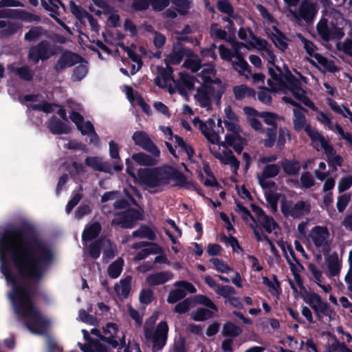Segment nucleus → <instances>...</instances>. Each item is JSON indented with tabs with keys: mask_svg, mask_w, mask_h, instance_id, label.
<instances>
[{
	"mask_svg": "<svg viewBox=\"0 0 352 352\" xmlns=\"http://www.w3.org/2000/svg\"><path fill=\"white\" fill-rule=\"evenodd\" d=\"M80 58L76 54L70 52H63L58 58L54 69L57 72H61L63 69L73 66L74 64L78 63Z\"/></svg>",
	"mask_w": 352,
	"mask_h": 352,
	"instance_id": "obj_28",
	"label": "nucleus"
},
{
	"mask_svg": "<svg viewBox=\"0 0 352 352\" xmlns=\"http://www.w3.org/2000/svg\"><path fill=\"white\" fill-rule=\"evenodd\" d=\"M54 54V50L51 46L45 42H41L38 46L32 47L29 53V58L34 63L40 59H47Z\"/></svg>",
	"mask_w": 352,
	"mask_h": 352,
	"instance_id": "obj_22",
	"label": "nucleus"
},
{
	"mask_svg": "<svg viewBox=\"0 0 352 352\" xmlns=\"http://www.w3.org/2000/svg\"><path fill=\"white\" fill-rule=\"evenodd\" d=\"M306 133L311 140V144L317 151H323L325 153L328 148L332 146L315 129L307 127Z\"/></svg>",
	"mask_w": 352,
	"mask_h": 352,
	"instance_id": "obj_23",
	"label": "nucleus"
},
{
	"mask_svg": "<svg viewBox=\"0 0 352 352\" xmlns=\"http://www.w3.org/2000/svg\"><path fill=\"white\" fill-rule=\"evenodd\" d=\"M242 131L227 133L225 136L226 142L232 146L236 153H241L246 144V140L241 135Z\"/></svg>",
	"mask_w": 352,
	"mask_h": 352,
	"instance_id": "obj_31",
	"label": "nucleus"
},
{
	"mask_svg": "<svg viewBox=\"0 0 352 352\" xmlns=\"http://www.w3.org/2000/svg\"><path fill=\"white\" fill-rule=\"evenodd\" d=\"M212 313L206 308H198L191 313V318L196 321H203L212 316Z\"/></svg>",
	"mask_w": 352,
	"mask_h": 352,
	"instance_id": "obj_59",
	"label": "nucleus"
},
{
	"mask_svg": "<svg viewBox=\"0 0 352 352\" xmlns=\"http://www.w3.org/2000/svg\"><path fill=\"white\" fill-rule=\"evenodd\" d=\"M69 7L72 13L79 20L85 23V18L87 16V13L82 8L77 6L73 1L69 2Z\"/></svg>",
	"mask_w": 352,
	"mask_h": 352,
	"instance_id": "obj_60",
	"label": "nucleus"
},
{
	"mask_svg": "<svg viewBox=\"0 0 352 352\" xmlns=\"http://www.w3.org/2000/svg\"><path fill=\"white\" fill-rule=\"evenodd\" d=\"M159 157L160 155H149L140 152L133 154L131 157V160L135 161L140 166H153L159 163Z\"/></svg>",
	"mask_w": 352,
	"mask_h": 352,
	"instance_id": "obj_33",
	"label": "nucleus"
},
{
	"mask_svg": "<svg viewBox=\"0 0 352 352\" xmlns=\"http://www.w3.org/2000/svg\"><path fill=\"white\" fill-rule=\"evenodd\" d=\"M26 101L32 102L28 105V108L34 110H39L45 113L56 111L58 114L63 120H66L65 111L56 104H51L43 101H40L37 96L27 95L24 97Z\"/></svg>",
	"mask_w": 352,
	"mask_h": 352,
	"instance_id": "obj_18",
	"label": "nucleus"
},
{
	"mask_svg": "<svg viewBox=\"0 0 352 352\" xmlns=\"http://www.w3.org/2000/svg\"><path fill=\"white\" fill-rule=\"evenodd\" d=\"M41 3L44 8L50 12V15L54 19L57 17L59 5L63 6L60 0H41Z\"/></svg>",
	"mask_w": 352,
	"mask_h": 352,
	"instance_id": "obj_51",
	"label": "nucleus"
},
{
	"mask_svg": "<svg viewBox=\"0 0 352 352\" xmlns=\"http://www.w3.org/2000/svg\"><path fill=\"white\" fill-rule=\"evenodd\" d=\"M173 69L169 68L168 74H161L155 79V83L161 88L166 89L168 92L174 93L178 91L182 95H186L188 91L195 87V84L199 82L198 78L181 72L179 80L177 82L172 77Z\"/></svg>",
	"mask_w": 352,
	"mask_h": 352,
	"instance_id": "obj_4",
	"label": "nucleus"
},
{
	"mask_svg": "<svg viewBox=\"0 0 352 352\" xmlns=\"http://www.w3.org/2000/svg\"><path fill=\"white\" fill-rule=\"evenodd\" d=\"M238 36L240 39L245 41L251 47H254V38H258L255 37L249 29H245L243 28H240L238 32Z\"/></svg>",
	"mask_w": 352,
	"mask_h": 352,
	"instance_id": "obj_62",
	"label": "nucleus"
},
{
	"mask_svg": "<svg viewBox=\"0 0 352 352\" xmlns=\"http://www.w3.org/2000/svg\"><path fill=\"white\" fill-rule=\"evenodd\" d=\"M197 78L199 80L198 84L217 88V94L225 91V84L217 77L216 70L212 65H204L201 72L197 74Z\"/></svg>",
	"mask_w": 352,
	"mask_h": 352,
	"instance_id": "obj_14",
	"label": "nucleus"
},
{
	"mask_svg": "<svg viewBox=\"0 0 352 352\" xmlns=\"http://www.w3.org/2000/svg\"><path fill=\"white\" fill-rule=\"evenodd\" d=\"M48 128L54 134L68 133L70 132V128L59 120L52 118L48 123Z\"/></svg>",
	"mask_w": 352,
	"mask_h": 352,
	"instance_id": "obj_44",
	"label": "nucleus"
},
{
	"mask_svg": "<svg viewBox=\"0 0 352 352\" xmlns=\"http://www.w3.org/2000/svg\"><path fill=\"white\" fill-rule=\"evenodd\" d=\"M234 97L237 100H241L245 97H254L255 91L245 85H236L233 87Z\"/></svg>",
	"mask_w": 352,
	"mask_h": 352,
	"instance_id": "obj_43",
	"label": "nucleus"
},
{
	"mask_svg": "<svg viewBox=\"0 0 352 352\" xmlns=\"http://www.w3.org/2000/svg\"><path fill=\"white\" fill-rule=\"evenodd\" d=\"M160 130L164 135L170 136V139L174 140L175 143L177 144V147L179 148L180 151L186 153L188 158L191 159L194 154V151L191 146L186 145L183 139L178 135H173L170 127L161 126Z\"/></svg>",
	"mask_w": 352,
	"mask_h": 352,
	"instance_id": "obj_29",
	"label": "nucleus"
},
{
	"mask_svg": "<svg viewBox=\"0 0 352 352\" xmlns=\"http://www.w3.org/2000/svg\"><path fill=\"white\" fill-rule=\"evenodd\" d=\"M85 164L94 170L100 172H108L109 169L107 163L104 162L102 158L99 157H87Z\"/></svg>",
	"mask_w": 352,
	"mask_h": 352,
	"instance_id": "obj_41",
	"label": "nucleus"
},
{
	"mask_svg": "<svg viewBox=\"0 0 352 352\" xmlns=\"http://www.w3.org/2000/svg\"><path fill=\"white\" fill-rule=\"evenodd\" d=\"M201 177L202 182L207 186H214L217 184L214 177L212 174L209 166L206 164L204 166Z\"/></svg>",
	"mask_w": 352,
	"mask_h": 352,
	"instance_id": "obj_53",
	"label": "nucleus"
},
{
	"mask_svg": "<svg viewBox=\"0 0 352 352\" xmlns=\"http://www.w3.org/2000/svg\"><path fill=\"white\" fill-rule=\"evenodd\" d=\"M177 175V170L174 168L162 166L151 168H140L136 179L145 188L159 192L168 186Z\"/></svg>",
	"mask_w": 352,
	"mask_h": 352,
	"instance_id": "obj_3",
	"label": "nucleus"
},
{
	"mask_svg": "<svg viewBox=\"0 0 352 352\" xmlns=\"http://www.w3.org/2000/svg\"><path fill=\"white\" fill-rule=\"evenodd\" d=\"M324 154L327 156L329 165L333 167L335 169H336L337 166H341L342 165L343 160L342 157L336 154L333 146L328 148Z\"/></svg>",
	"mask_w": 352,
	"mask_h": 352,
	"instance_id": "obj_46",
	"label": "nucleus"
},
{
	"mask_svg": "<svg viewBox=\"0 0 352 352\" xmlns=\"http://www.w3.org/2000/svg\"><path fill=\"white\" fill-rule=\"evenodd\" d=\"M158 316L159 313H154L144 326L145 337L152 342L154 351L161 350L166 345L168 333V327L165 321L160 322L154 331L151 329L157 320Z\"/></svg>",
	"mask_w": 352,
	"mask_h": 352,
	"instance_id": "obj_6",
	"label": "nucleus"
},
{
	"mask_svg": "<svg viewBox=\"0 0 352 352\" xmlns=\"http://www.w3.org/2000/svg\"><path fill=\"white\" fill-rule=\"evenodd\" d=\"M184 56V51L179 47H174L173 51L171 54L166 56L165 58V63L167 66L168 71H164L163 68L159 69V75L161 74H168L169 72V65L170 64H179Z\"/></svg>",
	"mask_w": 352,
	"mask_h": 352,
	"instance_id": "obj_34",
	"label": "nucleus"
},
{
	"mask_svg": "<svg viewBox=\"0 0 352 352\" xmlns=\"http://www.w3.org/2000/svg\"><path fill=\"white\" fill-rule=\"evenodd\" d=\"M263 283L269 288V292L273 296H278L280 293V284L276 276H273L272 279L266 276L262 278Z\"/></svg>",
	"mask_w": 352,
	"mask_h": 352,
	"instance_id": "obj_48",
	"label": "nucleus"
},
{
	"mask_svg": "<svg viewBox=\"0 0 352 352\" xmlns=\"http://www.w3.org/2000/svg\"><path fill=\"white\" fill-rule=\"evenodd\" d=\"M326 261L328 266V276H336L340 274L341 266H342V260L339 258L338 254L336 252H333L329 254L327 258Z\"/></svg>",
	"mask_w": 352,
	"mask_h": 352,
	"instance_id": "obj_35",
	"label": "nucleus"
},
{
	"mask_svg": "<svg viewBox=\"0 0 352 352\" xmlns=\"http://www.w3.org/2000/svg\"><path fill=\"white\" fill-rule=\"evenodd\" d=\"M195 126L197 127L208 140V146H214L219 145L220 136L218 133L214 131L215 123L214 120L208 119L203 122L199 119H195L193 121Z\"/></svg>",
	"mask_w": 352,
	"mask_h": 352,
	"instance_id": "obj_15",
	"label": "nucleus"
},
{
	"mask_svg": "<svg viewBox=\"0 0 352 352\" xmlns=\"http://www.w3.org/2000/svg\"><path fill=\"white\" fill-rule=\"evenodd\" d=\"M309 210L307 202L300 201L294 204L289 200L283 199L281 201V211L285 217L298 218L307 214Z\"/></svg>",
	"mask_w": 352,
	"mask_h": 352,
	"instance_id": "obj_16",
	"label": "nucleus"
},
{
	"mask_svg": "<svg viewBox=\"0 0 352 352\" xmlns=\"http://www.w3.org/2000/svg\"><path fill=\"white\" fill-rule=\"evenodd\" d=\"M344 19L340 12L331 9L318 23L316 28L318 34L325 41L339 37L342 34L340 27Z\"/></svg>",
	"mask_w": 352,
	"mask_h": 352,
	"instance_id": "obj_5",
	"label": "nucleus"
},
{
	"mask_svg": "<svg viewBox=\"0 0 352 352\" xmlns=\"http://www.w3.org/2000/svg\"><path fill=\"white\" fill-rule=\"evenodd\" d=\"M103 333L104 336L101 337V339L111 344L113 348L116 347L118 343L115 338L118 337L119 330L118 325L113 322L107 323L103 327Z\"/></svg>",
	"mask_w": 352,
	"mask_h": 352,
	"instance_id": "obj_30",
	"label": "nucleus"
},
{
	"mask_svg": "<svg viewBox=\"0 0 352 352\" xmlns=\"http://www.w3.org/2000/svg\"><path fill=\"white\" fill-rule=\"evenodd\" d=\"M68 104L72 109V113L69 116L71 120L76 124L82 135L89 136L91 143L98 145L100 140L98 135L94 131V126L89 121L85 122L82 116L76 111L80 110L81 106L71 100L68 101Z\"/></svg>",
	"mask_w": 352,
	"mask_h": 352,
	"instance_id": "obj_9",
	"label": "nucleus"
},
{
	"mask_svg": "<svg viewBox=\"0 0 352 352\" xmlns=\"http://www.w3.org/2000/svg\"><path fill=\"white\" fill-rule=\"evenodd\" d=\"M261 115L264 122L267 125L272 126V127L276 126L277 122L283 120L281 116L273 112L262 111Z\"/></svg>",
	"mask_w": 352,
	"mask_h": 352,
	"instance_id": "obj_54",
	"label": "nucleus"
},
{
	"mask_svg": "<svg viewBox=\"0 0 352 352\" xmlns=\"http://www.w3.org/2000/svg\"><path fill=\"white\" fill-rule=\"evenodd\" d=\"M272 41L280 50L284 52L287 48V39L280 32L276 30L273 34Z\"/></svg>",
	"mask_w": 352,
	"mask_h": 352,
	"instance_id": "obj_58",
	"label": "nucleus"
},
{
	"mask_svg": "<svg viewBox=\"0 0 352 352\" xmlns=\"http://www.w3.org/2000/svg\"><path fill=\"white\" fill-rule=\"evenodd\" d=\"M327 103L331 109L336 113L348 118L351 116V111L343 105L338 104L331 99H327Z\"/></svg>",
	"mask_w": 352,
	"mask_h": 352,
	"instance_id": "obj_57",
	"label": "nucleus"
},
{
	"mask_svg": "<svg viewBox=\"0 0 352 352\" xmlns=\"http://www.w3.org/2000/svg\"><path fill=\"white\" fill-rule=\"evenodd\" d=\"M302 297L303 300L311 306L319 318L328 316L330 319H333L335 317L336 314L334 311L316 292H306Z\"/></svg>",
	"mask_w": 352,
	"mask_h": 352,
	"instance_id": "obj_13",
	"label": "nucleus"
},
{
	"mask_svg": "<svg viewBox=\"0 0 352 352\" xmlns=\"http://www.w3.org/2000/svg\"><path fill=\"white\" fill-rule=\"evenodd\" d=\"M217 88L211 86L199 85L193 96L195 102L201 107L209 109L211 107V100L213 98L217 105L220 104L221 98L225 91L219 94L216 92Z\"/></svg>",
	"mask_w": 352,
	"mask_h": 352,
	"instance_id": "obj_12",
	"label": "nucleus"
},
{
	"mask_svg": "<svg viewBox=\"0 0 352 352\" xmlns=\"http://www.w3.org/2000/svg\"><path fill=\"white\" fill-rule=\"evenodd\" d=\"M280 170V168L278 164H268L265 166L262 173L257 175V179L259 184L265 188L267 186L265 179L267 178L274 177L276 176Z\"/></svg>",
	"mask_w": 352,
	"mask_h": 352,
	"instance_id": "obj_32",
	"label": "nucleus"
},
{
	"mask_svg": "<svg viewBox=\"0 0 352 352\" xmlns=\"http://www.w3.org/2000/svg\"><path fill=\"white\" fill-rule=\"evenodd\" d=\"M53 256L48 245L37 239L25 240L18 230L6 232L0 239L1 270L12 287L8 298L16 314L32 333H45L50 323L34 306L27 284L12 274L10 263L23 276L35 280L43 276Z\"/></svg>",
	"mask_w": 352,
	"mask_h": 352,
	"instance_id": "obj_1",
	"label": "nucleus"
},
{
	"mask_svg": "<svg viewBox=\"0 0 352 352\" xmlns=\"http://www.w3.org/2000/svg\"><path fill=\"white\" fill-rule=\"evenodd\" d=\"M290 261L287 258V263L289 265L290 270L294 276V280L300 289H304L303 281L300 276V272L303 268L302 265L296 260V257H292Z\"/></svg>",
	"mask_w": 352,
	"mask_h": 352,
	"instance_id": "obj_38",
	"label": "nucleus"
},
{
	"mask_svg": "<svg viewBox=\"0 0 352 352\" xmlns=\"http://www.w3.org/2000/svg\"><path fill=\"white\" fill-rule=\"evenodd\" d=\"M215 293L219 296L223 297L228 300L232 296L235 295L236 292L234 288L230 285L221 284Z\"/></svg>",
	"mask_w": 352,
	"mask_h": 352,
	"instance_id": "obj_63",
	"label": "nucleus"
},
{
	"mask_svg": "<svg viewBox=\"0 0 352 352\" xmlns=\"http://www.w3.org/2000/svg\"><path fill=\"white\" fill-rule=\"evenodd\" d=\"M296 37L302 43L307 53L314 58V59L311 60L313 65H316L320 69L324 72H333L336 70V67L332 60L327 59L316 52V47L311 41L306 39L300 33L296 34Z\"/></svg>",
	"mask_w": 352,
	"mask_h": 352,
	"instance_id": "obj_10",
	"label": "nucleus"
},
{
	"mask_svg": "<svg viewBox=\"0 0 352 352\" xmlns=\"http://www.w3.org/2000/svg\"><path fill=\"white\" fill-rule=\"evenodd\" d=\"M266 138L262 141L263 144L266 147H272L274 145L277 139L276 127H271L264 129Z\"/></svg>",
	"mask_w": 352,
	"mask_h": 352,
	"instance_id": "obj_50",
	"label": "nucleus"
},
{
	"mask_svg": "<svg viewBox=\"0 0 352 352\" xmlns=\"http://www.w3.org/2000/svg\"><path fill=\"white\" fill-rule=\"evenodd\" d=\"M226 21L228 22V30L229 34L226 31L222 30L217 24H212L210 27V34L211 36L216 38H219L226 41H232V36L234 34L235 28L233 27V22L230 19H225Z\"/></svg>",
	"mask_w": 352,
	"mask_h": 352,
	"instance_id": "obj_24",
	"label": "nucleus"
},
{
	"mask_svg": "<svg viewBox=\"0 0 352 352\" xmlns=\"http://www.w3.org/2000/svg\"><path fill=\"white\" fill-rule=\"evenodd\" d=\"M138 213L134 210H126L122 213L116 214L112 220V223L124 228H130L133 221L138 219Z\"/></svg>",
	"mask_w": 352,
	"mask_h": 352,
	"instance_id": "obj_27",
	"label": "nucleus"
},
{
	"mask_svg": "<svg viewBox=\"0 0 352 352\" xmlns=\"http://www.w3.org/2000/svg\"><path fill=\"white\" fill-rule=\"evenodd\" d=\"M0 28L2 30L0 34L3 36H8L15 33L21 28V25L18 23H7L4 21H0Z\"/></svg>",
	"mask_w": 352,
	"mask_h": 352,
	"instance_id": "obj_52",
	"label": "nucleus"
},
{
	"mask_svg": "<svg viewBox=\"0 0 352 352\" xmlns=\"http://www.w3.org/2000/svg\"><path fill=\"white\" fill-rule=\"evenodd\" d=\"M254 47L261 51L262 56L269 63L275 66L276 69L275 71L273 68L269 67L271 76L267 80L269 91L285 94L290 92L296 100L311 109H315L314 103L307 97L305 90L301 88V81L307 82L306 78L298 72H296V74L300 79L296 78L286 66L283 67V69L276 66L275 64L276 57L268 47L267 43L261 38H254Z\"/></svg>",
	"mask_w": 352,
	"mask_h": 352,
	"instance_id": "obj_2",
	"label": "nucleus"
},
{
	"mask_svg": "<svg viewBox=\"0 0 352 352\" xmlns=\"http://www.w3.org/2000/svg\"><path fill=\"white\" fill-rule=\"evenodd\" d=\"M131 276H127L116 285L115 291L118 296L120 298H126L128 296L131 289Z\"/></svg>",
	"mask_w": 352,
	"mask_h": 352,
	"instance_id": "obj_40",
	"label": "nucleus"
},
{
	"mask_svg": "<svg viewBox=\"0 0 352 352\" xmlns=\"http://www.w3.org/2000/svg\"><path fill=\"white\" fill-rule=\"evenodd\" d=\"M100 230V225L97 222H94L87 226L82 233V241L85 243H87V241L92 240L98 235Z\"/></svg>",
	"mask_w": 352,
	"mask_h": 352,
	"instance_id": "obj_42",
	"label": "nucleus"
},
{
	"mask_svg": "<svg viewBox=\"0 0 352 352\" xmlns=\"http://www.w3.org/2000/svg\"><path fill=\"white\" fill-rule=\"evenodd\" d=\"M209 150L217 159L219 160L220 162L224 164L228 165V163L230 162L231 160L234 157L232 152L230 150H225L222 153L218 152L215 149V146H211L210 145Z\"/></svg>",
	"mask_w": 352,
	"mask_h": 352,
	"instance_id": "obj_47",
	"label": "nucleus"
},
{
	"mask_svg": "<svg viewBox=\"0 0 352 352\" xmlns=\"http://www.w3.org/2000/svg\"><path fill=\"white\" fill-rule=\"evenodd\" d=\"M173 277V274L170 272H160L149 274L146 277V282L150 285H158L166 283Z\"/></svg>",
	"mask_w": 352,
	"mask_h": 352,
	"instance_id": "obj_37",
	"label": "nucleus"
},
{
	"mask_svg": "<svg viewBox=\"0 0 352 352\" xmlns=\"http://www.w3.org/2000/svg\"><path fill=\"white\" fill-rule=\"evenodd\" d=\"M281 164L285 173L288 175H296L300 169V165L296 161L284 160Z\"/></svg>",
	"mask_w": 352,
	"mask_h": 352,
	"instance_id": "obj_56",
	"label": "nucleus"
},
{
	"mask_svg": "<svg viewBox=\"0 0 352 352\" xmlns=\"http://www.w3.org/2000/svg\"><path fill=\"white\" fill-rule=\"evenodd\" d=\"M319 10L318 3L314 0H302L297 9H289L293 17L298 21L312 23Z\"/></svg>",
	"mask_w": 352,
	"mask_h": 352,
	"instance_id": "obj_11",
	"label": "nucleus"
},
{
	"mask_svg": "<svg viewBox=\"0 0 352 352\" xmlns=\"http://www.w3.org/2000/svg\"><path fill=\"white\" fill-rule=\"evenodd\" d=\"M87 74V63H81L75 67L72 75V80L74 81H80L85 77Z\"/></svg>",
	"mask_w": 352,
	"mask_h": 352,
	"instance_id": "obj_64",
	"label": "nucleus"
},
{
	"mask_svg": "<svg viewBox=\"0 0 352 352\" xmlns=\"http://www.w3.org/2000/svg\"><path fill=\"white\" fill-rule=\"evenodd\" d=\"M101 251L105 258H111L116 253V247L108 239L99 240L89 246V254L94 258H98Z\"/></svg>",
	"mask_w": 352,
	"mask_h": 352,
	"instance_id": "obj_17",
	"label": "nucleus"
},
{
	"mask_svg": "<svg viewBox=\"0 0 352 352\" xmlns=\"http://www.w3.org/2000/svg\"><path fill=\"white\" fill-rule=\"evenodd\" d=\"M307 269L309 271V278L311 280L316 284H319L320 282H322L324 279L322 272L316 265L313 263H309Z\"/></svg>",
	"mask_w": 352,
	"mask_h": 352,
	"instance_id": "obj_49",
	"label": "nucleus"
},
{
	"mask_svg": "<svg viewBox=\"0 0 352 352\" xmlns=\"http://www.w3.org/2000/svg\"><path fill=\"white\" fill-rule=\"evenodd\" d=\"M224 113L225 118L223 123L226 129L230 133L242 131V129L239 125V118L230 106L225 107Z\"/></svg>",
	"mask_w": 352,
	"mask_h": 352,
	"instance_id": "obj_26",
	"label": "nucleus"
},
{
	"mask_svg": "<svg viewBox=\"0 0 352 352\" xmlns=\"http://www.w3.org/2000/svg\"><path fill=\"white\" fill-rule=\"evenodd\" d=\"M283 100L288 104H290L296 108L294 109V128L296 131H301L302 129L306 132L307 127H311L307 122V120L305 116V110L304 108L297 105V103L290 97L285 96L283 97Z\"/></svg>",
	"mask_w": 352,
	"mask_h": 352,
	"instance_id": "obj_19",
	"label": "nucleus"
},
{
	"mask_svg": "<svg viewBox=\"0 0 352 352\" xmlns=\"http://www.w3.org/2000/svg\"><path fill=\"white\" fill-rule=\"evenodd\" d=\"M124 261L122 258H118L112 263L108 269L109 275L113 278H118L122 271Z\"/></svg>",
	"mask_w": 352,
	"mask_h": 352,
	"instance_id": "obj_55",
	"label": "nucleus"
},
{
	"mask_svg": "<svg viewBox=\"0 0 352 352\" xmlns=\"http://www.w3.org/2000/svg\"><path fill=\"white\" fill-rule=\"evenodd\" d=\"M232 63L234 69L239 75L244 76L247 79L250 78L251 75L250 67L241 56H236L235 60H232Z\"/></svg>",
	"mask_w": 352,
	"mask_h": 352,
	"instance_id": "obj_39",
	"label": "nucleus"
},
{
	"mask_svg": "<svg viewBox=\"0 0 352 352\" xmlns=\"http://www.w3.org/2000/svg\"><path fill=\"white\" fill-rule=\"evenodd\" d=\"M132 140L135 145L150 153L151 155H160V151L151 140L148 135L142 131L133 133Z\"/></svg>",
	"mask_w": 352,
	"mask_h": 352,
	"instance_id": "obj_20",
	"label": "nucleus"
},
{
	"mask_svg": "<svg viewBox=\"0 0 352 352\" xmlns=\"http://www.w3.org/2000/svg\"><path fill=\"white\" fill-rule=\"evenodd\" d=\"M124 91L129 100L133 105L140 106L142 110L147 114L150 113V107L143 100V98L137 93L134 94L133 90L129 86L124 87Z\"/></svg>",
	"mask_w": 352,
	"mask_h": 352,
	"instance_id": "obj_36",
	"label": "nucleus"
},
{
	"mask_svg": "<svg viewBox=\"0 0 352 352\" xmlns=\"http://www.w3.org/2000/svg\"><path fill=\"white\" fill-rule=\"evenodd\" d=\"M252 211L256 217V220L254 219L252 215L247 208L239 203H236V211L241 216L245 221L250 226V223L256 225V221L265 229V230L271 233L278 227L277 223L272 217L267 215L265 212L258 206L252 205Z\"/></svg>",
	"mask_w": 352,
	"mask_h": 352,
	"instance_id": "obj_7",
	"label": "nucleus"
},
{
	"mask_svg": "<svg viewBox=\"0 0 352 352\" xmlns=\"http://www.w3.org/2000/svg\"><path fill=\"white\" fill-rule=\"evenodd\" d=\"M184 67L191 70L197 72L201 67V60L197 56H191L188 57L183 64Z\"/></svg>",
	"mask_w": 352,
	"mask_h": 352,
	"instance_id": "obj_61",
	"label": "nucleus"
},
{
	"mask_svg": "<svg viewBox=\"0 0 352 352\" xmlns=\"http://www.w3.org/2000/svg\"><path fill=\"white\" fill-rule=\"evenodd\" d=\"M209 261L212 264L213 269L219 273L228 274L233 271L232 267L219 258L213 257Z\"/></svg>",
	"mask_w": 352,
	"mask_h": 352,
	"instance_id": "obj_45",
	"label": "nucleus"
},
{
	"mask_svg": "<svg viewBox=\"0 0 352 352\" xmlns=\"http://www.w3.org/2000/svg\"><path fill=\"white\" fill-rule=\"evenodd\" d=\"M243 111L250 126L256 132L263 133L264 126L259 120V119L261 118V112H258L254 108L250 107H245L243 108Z\"/></svg>",
	"mask_w": 352,
	"mask_h": 352,
	"instance_id": "obj_25",
	"label": "nucleus"
},
{
	"mask_svg": "<svg viewBox=\"0 0 352 352\" xmlns=\"http://www.w3.org/2000/svg\"><path fill=\"white\" fill-rule=\"evenodd\" d=\"M307 241L312 250L318 254L317 256L319 258L330 250L331 234L326 226L313 227L307 235Z\"/></svg>",
	"mask_w": 352,
	"mask_h": 352,
	"instance_id": "obj_8",
	"label": "nucleus"
},
{
	"mask_svg": "<svg viewBox=\"0 0 352 352\" xmlns=\"http://www.w3.org/2000/svg\"><path fill=\"white\" fill-rule=\"evenodd\" d=\"M177 289L171 291L168 296V302L169 303H175L182 299L186 295V292L194 294L197 289L194 285L186 281H177L174 284Z\"/></svg>",
	"mask_w": 352,
	"mask_h": 352,
	"instance_id": "obj_21",
	"label": "nucleus"
}]
</instances>
